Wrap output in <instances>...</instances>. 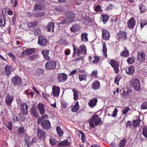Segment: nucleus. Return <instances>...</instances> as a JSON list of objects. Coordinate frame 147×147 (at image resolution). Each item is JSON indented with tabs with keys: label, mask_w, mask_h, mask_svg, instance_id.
<instances>
[{
	"label": "nucleus",
	"mask_w": 147,
	"mask_h": 147,
	"mask_svg": "<svg viewBox=\"0 0 147 147\" xmlns=\"http://www.w3.org/2000/svg\"><path fill=\"white\" fill-rule=\"evenodd\" d=\"M67 18H65L63 21L61 22L60 24H63L66 23H69L72 22L75 19V15L71 11H69L65 13Z\"/></svg>",
	"instance_id": "obj_1"
},
{
	"label": "nucleus",
	"mask_w": 147,
	"mask_h": 147,
	"mask_svg": "<svg viewBox=\"0 0 147 147\" xmlns=\"http://www.w3.org/2000/svg\"><path fill=\"white\" fill-rule=\"evenodd\" d=\"M130 85L131 87L136 91H139L141 89L140 80L137 78H131L130 80Z\"/></svg>",
	"instance_id": "obj_2"
},
{
	"label": "nucleus",
	"mask_w": 147,
	"mask_h": 147,
	"mask_svg": "<svg viewBox=\"0 0 147 147\" xmlns=\"http://www.w3.org/2000/svg\"><path fill=\"white\" fill-rule=\"evenodd\" d=\"M102 122L101 118L99 117L98 115L94 114L92 116V118L89 121L90 126L92 128H94L95 125L98 126Z\"/></svg>",
	"instance_id": "obj_3"
},
{
	"label": "nucleus",
	"mask_w": 147,
	"mask_h": 147,
	"mask_svg": "<svg viewBox=\"0 0 147 147\" xmlns=\"http://www.w3.org/2000/svg\"><path fill=\"white\" fill-rule=\"evenodd\" d=\"M57 62L56 61L50 60L47 62L45 65V68L47 70H51L56 68Z\"/></svg>",
	"instance_id": "obj_4"
},
{
	"label": "nucleus",
	"mask_w": 147,
	"mask_h": 147,
	"mask_svg": "<svg viewBox=\"0 0 147 147\" xmlns=\"http://www.w3.org/2000/svg\"><path fill=\"white\" fill-rule=\"evenodd\" d=\"M109 63L113 68L114 72L117 74H118L119 72V65L118 62L116 60L110 59Z\"/></svg>",
	"instance_id": "obj_5"
},
{
	"label": "nucleus",
	"mask_w": 147,
	"mask_h": 147,
	"mask_svg": "<svg viewBox=\"0 0 147 147\" xmlns=\"http://www.w3.org/2000/svg\"><path fill=\"white\" fill-rule=\"evenodd\" d=\"M76 50L77 55L78 57L80 56L81 54L84 56L87 54V49L84 45H81L79 48H77Z\"/></svg>",
	"instance_id": "obj_6"
},
{
	"label": "nucleus",
	"mask_w": 147,
	"mask_h": 147,
	"mask_svg": "<svg viewBox=\"0 0 147 147\" xmlns=\"http://www.w3.org/2000/svg\"><path fill=\"white\" fill-rule=\"evenodd\" d=\"M20 108V111L22 113H24V114H28V106L26 103L23 102L22 101H20L19 102Z\"/></svg>",
	"instance_id": "obj_7"
},
{
	"label": "nucleus",
	"mask_w": 147,
	"mask_h": 147,
	"mask_svg": "<svg viewBox=\"0 0 147 147\" xmlns=\"http://www.w3.org/2000/svg\"><path fill=\"white\" fill-rule=\"evenodd\" d=\"M14 97L13 95H11L9 93L6 94L5 99V102L8 107H11Z\"/></svg>",
	"instance_id": "obj_8"
},
{
	"label": "nucleus",
	"mask_w": 147,
	"mask_h": 147,
	"mask_svg": "<svg viewBox=\"0 0 147 147\" xmlns=\"http://www.w3.org/2000/svg\"><path fill=\"white\" fill-rule=\"evenodd\" d=\"M38 44L41 46H44L47 45L48 42L47 39L42 36H39L38 37Z\"/></svg>",
	"instance_id": "obj_9"
},
{
	"label": "nucleus",
	"mask_w": 147,
	"mask_h": 147,
	"mask_svg": "<svg viewBox=\"0 0 147 147\" xmlns=\"http://www.w3.org/2000/svg\"><path fill=\"white\" fill-rule=\"evenodd\" d=\"M41 126L43 129L48 130L51 127V125L50 121L48 120H44L41 123Z\"/></svg>",
	"instance_id": "obj_10"
},
{
	"label": "nucleus",
	"mask_w": 147,
	"mask_h": 147,
	"mask_svg": "<svg viewBox=\"0 0 147 147\" xmlns=\"http://www.w3.org/2000/svg\"><path fill=\"white\" fill-rule=\"evenodd\" d=\"M11 82L15 86H18L22 83V80L18 76H15L11 78Z\"/></svg>",
	"instance_id": "obj_11"
},
{
	"label": "nucleus",
	"mask_w": 147,
	"mask_h": 147,
	"mask_svg": "<svg viewBox=\"0 0 147 147\" xmlns=\"http://www.w3.org/2000/svg\"><path fill=\"white\" fill-rule=\"evenodd\" d=\"M118 39L123 41L126 40L127 38V33L125 31H119L117 34Z\"/></svg>",
	"instance_id": "obj_12"
},
{
	"label": "nucleus",
	"mask_w": 147,
	"mask_h": 147,
	"mask_svg": "<svg viewBox=\"0 0 147 147\" xmlns=\"http://www.w3.org/2000/svg\"><path fill=\"white\" fill-rule=\"evenodd\" d=\"M35 50L34 48H30L24 51L21 54V56L23 57L25 55L29 56L35 52Z\"/></svg>",
	"instance_id": "obj_13"
},
{
	"label": "nucleus",
	"mask_w": 147,
	"mask_h": 147,
	"mask_svg": "<svg viewBox=\"0 0 147 147\" xmlns=\"http://www.w3.org/2000/svg\"><path fill=\"white\" fill-rule=\"evenodd\" d=\"M68 75L65 73H60L58 75V80L59 82H64L67 80Z\"/></svg>",
	"instance_id": "obj_14"
},
{
	"label": "nucleus",
	"mask_w": 147,
	"mask_h": 147,
	"mask_svg": "<svg viewBox=\"0 0 147 147\" xmlns=\"http://www.w3.org/2000/svg\"><path fill=\"white\" fill-rule=\"evenodd\" d=\"M25 144L27 147H30L32 145L31 136H28L27 134H25L24 135Z\"/></svg>",
	"instance_id": "obj_15"
},
{
	"label": "nucleus",
	"mask_w": 147,
	"mask_h": 147,
	"mask_svg": "<svg viewBox=\"0 0 147 147\" xmlns=\"http://www.w3.org/2000/svg\"><path fill=\"white\" fill-rule=\"evenodd\" d=\"M136 23L135 19L134 17H132L127 21V27L129 29H133L136 25Z\"/></svg>",
	"instance_id": "obj_16"
},
{
	"label": "nucleus",
	"mask_w": 147,
	"mask_h": 147,
	"mask_svg": "<svg viewBox=\"0 0 147 147\" xmlns=\"http://www.w3.org/2000/svg\"><path fill=\"white\" fill-rule=\"evenodd\" d=\"M102 38L104 40H106L109 39L110 35L109 32L106 29L102 28Z\"/></svg>",
	"instance_id": "obj_17"
},
{
	"label": "nucleus",
	"mask_w": 147,
	"mask_h": 147,
	"mask_svg": "<svg viewBox=\"0 0 147 147\" xmlns=\"http://www.w3.org/2000/svg\"><path fill=\"white\" fill-rule=\"evenodd\" d=\"M60 92V88L59 87L53 86L51 94L53 95L54 97L58 96L59 95Z\"/></svg>",
	"instance_id": "obj_18"
},
{
	"label": "nucleus",
	"mask_w": 147,
	"mask_h": 147,
	"mask_svg": "<svg viewBox=\"0 0 147 147\" xmlns=\"http://www.w3.org/2000/svg\"><path fill=\"white\" fill-rule=\"evenodd\" d=\"M46 9V6L43 4L36 3L35 4L33 10H43Z\"/></svg>",
	"instance_id": "obj_19"
},
{
	"label": "nucleus",
	"mask_w": 147,
	"mask_h": 147,
	"mask_svg": "<svg viewBox=\"0 0 147 147\" xmlns=\"http://www.w3.org/2000/svg\"><path fill=\"white\" fill-rule=\"evenodd\" d=\"M101 87L100 82L98 80H95L91 84V88L94 90H97L99 89Z\"/></svg>",
	"instance_id": "obj_20"
},
{
	"label": "nucleus",
	"mask_w": 147,
	"mask_h": 147,
	"mask_svg": "<svg viewBox=\"0 0 147 147\" xmlns=\"http://www.w3.org/2000/svg\"><path fill=\"white\" fill-rule=\"evenodd\" d=\"M30 115L32 117L37 118L39 116V113L36 107H32L30 111Z\"/></svg>",
	"instance_id": "obj_21"
},
{
	"label": "nucleus",
	"mask_w": 147,
	"mask_h": 147,
	"mask_svg": "<svg viewBox=\"0 0 147 147\" xmlns=\"http://www.w3.org/2000/svg\"><path fill=\"white\" fill-rule=\"evenodd\" d=\"M38 137L40 139H45V138L46 133L45 131L38 128L37 132Z\"/></svg>",
	"instance_id": "obj_22"
},
{
	"label": "nucleus",
	"mask_w": 147,
	"mask_h": 147,
	"mask_svg": "<svg viewBox=\"0 0 147 147\" xmlns=\"http://www.w3.org/2000/svg\"><path fill=\"white\" fill-rule=\"evenodd\" d=\"M70 144L71 143L67 139H65L61 141L57 145L59 147H68L70 145Z\"/></svg>",
	"instance_id": "obj_23"
},
{
	"label": "nucleus",
	"mask_w": 147,
	"mask_h": 147,
	"mask_svg": "<svg viewBox=\"0 0 147 147\" xmlns=\"http://www.w3.org/2000/svg\"><path fill=\"white\" fill-rule=\"evenodd\" d=\"M5 72L8 77H9L11 74L12 67L11 66L6 65L4 68Z\"/></svg>",
	"instance_id": "obj_24"
},
{
	"label": "nucleus",
	"mask_w": 147,
	"mask_h": 147,
	"mask_svg": "<svg viewBox=\"0 0 147 147\" xmlns=\"http://www.w3.org/2000/svg\"><path fill=\"white\" fill-rule=\"evenodd\" d=\"M55 27V24L53 22H49L47 26L45 28V29L48 32H54V28Z\"/></svg>",
	"instance_id": "obj_25"
},
{
	"label": "nucleus",
	"mask_w": 147,
	"mask_h": 147,
	"mask_svg": "<svg viewBox=\"0 0 147 147\" xmlns=\"http://www.w3.org/2000/svg\"><path fill=\"white\" fill-rule=\"evenodd\" d=\"M37 108L41 115L43 114L45 112V106L42 103H39L37 105Z\"/></svg>",
	"instance_id": "obj_26"
},
{
	"label": "nucleus",
	"mask_w": 147,
	"mask_h": 147,
	"mask_svg": "<svg viewBox=\"0 0 147 147\" xmlns=\"http://www.w3.org/2000/svg\"><path fill=\"white\" fill-rule=\"evenodd\" d=\"M135 69V66L131 65L128 67L127 70L125 69V72L128 75H131L134 72Z\"/></svg>",
	"instance_id": "obj_27"
},
{
	"label": "nucleus",
	"mask_w": 147,
	"mask_h": 147,
	"mask_svg": "<svg viewBox=\"0 0 147 147\" xmlns=\"http://www.w3.org/2000/svg\"><path fill=\"white\" fill-rule=\"evenodd\" d=\"M145 57V53L143 52H142L141 53L138 52V53L137 59L138 60L141 62H142L144 60Z\"/></svg>",
	"instance_id": "obj_28"
},
{
	"label": "nucleus",
	"mask_w": 147,
	"mask_h": 147,
	"mask_svg": "<svg viewBox=\"0 0 147 147\" xmlns=\"http://www.w3.org/2000/svg\"><path fill=\"white\" fill-rule=\"evenodd\" d=\"M81 29V27L78 24H76L72 25L70 28V31L73 32L75 33L79 31Z\"/></svg>",
	"instance_id": "obj_29"
},
{
	"label": "nucleus",
	"mask_w": 147,
	"mask_h": 147,
	"mask_svg": "<svg viewBox=\"0 0 147 147\" xmlns=\"http://www.w3.org/2000/svg\"><path fill=\"white\" fill-rule=\"evenodd\" d=\"M49 51L46 49H44L42 51L41 53L44 57V58L47 60L50 59V57L49 56Z\"/></svg>",
	"instance_id": "obj_30"
},
{
	"label": "nucleus",
	"mask_w": 147,
	"mask_h": 147,
	"mask_svg": "<svg viewBox=\"0 0 147 147\" xmlns=\"http://www.w3.org/2000/svg\"><path fill=\"white\" fill-rule=\"evenodd\" d=\"M88 34L86 32L82 33L81 36V41L84 42H88Z\"/></svg>",
	"instance_id": "obj_31"
},
{
	"label": "nucleus",
	"mask_w": 147,
	"mask_h": 147,
	"mask_svg": "<svg viewBox=\"0 0 147 147\" xmlns=\"http://www.w3.org/2000/svg\"><path fill=\"white\" fill-rule=\"evenodd\" d=\"M141 120L140 119V117L138 116H136L135 119H133V124L134 127H136L140 125V122Z\"/></svg>",
	"instance_id": "obj_32"
},
{
	"label": "nucleus",
	"mask_w": 147,
	"mask_h": 147,
	"mask_svg": "<svg viewBox=\"0 0 147 147\" xmlns=\"http://www.w3.org/2000/svg\"><path fill=\"white\" fill-rule=\"evenodd\" d=\"M97 102V99L96 98L92 99L89 102L88 105L91 108H93L94 106H96Z\"/></svg>",
	"instance_id": "obj_33"
},
{
	"label": "nucleus",
	"mask_w": 147,
	"mask_h": 147,
	"mask_svg": "<svg viewBox=\"0 0 147 147\" xmlns=\"http://www.w3.org/2000/svg\"><path fill=\"white\" fill-rule=\"evenodd\" d=\"M80 108L79 102H76V103L72 107L71 111L73 112H76L78 111Z\"/></svg>",
	"instance_id": "obj_34"
},
{
	"label": "nucleus",
	"mask_w": 147,
	"mask_h": 147,
	"mask_svg": "<svg viewBox=\"0 0 147 147\" xmlns=\"http://www.w3.org/2000/svg\"><path fill=\"white\" fill-rule=\"evenodd\" d=\"M124 50L121 53L120 56L122 57L127 58L129 55V53L128 50L126 48L124 47Z\"/></svg>",
	"instance_id": "obj_35"
},
{
	"label": "nucleus",
	"mask_w": 147,
	"mask_h": 147,
	"mask_svg": "<svg viewBox=\"0 0 147 147\" xmlns=\"http://www.w3.org/2000/svg\"><path fill=\"white\" fill-rule=\"evenodd\" d=\"M87 74L86 73L84 74H79L78 75V78L80 81H86L87 80Z\"/></svg>",
	"instance_id": "obj_36"
},
{
	"label": "nucleus",
	"mask_w": 147,
	"mask_h": 147,
	"mask_svg": "<svg viewBox=\"0 0 147 147\" xmlns=\"http://www.w3.org/2000/svg\"><path fill=\"white\" fill-rule=\"evenodd\" d=\"M101 17L102 18V21L104 24H106L109 18V16L106 14H101Z\"/></svg>",
	"instance_id": "obj_37"
},
{
	"label": "nucleus",
	"mask_w": 147,
	"mask_h": 147,
	"mask_svg": "<svg viewBox=\"0 0 147 147\" xmlns=\"http://www.w3.org/2000/svg\"><path fill=\"white\" fill-rule=\"evenodd\" d=\"M56 130L58 136L60 137L62 136L64 133L62 129L59 126H58L57 127Z\"/></svg>",
	"instance_id": "obj_38"
},
{
	"label": "nucleus",
	"mask_w": 147,
	"mask_h": 147,
	"mask_svg": "<svg viewBox=\"0 0 147 147\" xmlns=\"http://www.w3.org/2000/svg\"><path fill=\"white\" fill-rule=\"evenodd\" d=\"M24 113L21 112L20 113L18 114L20 119V120L22 122L24 121L26 119V117L24 115H26L28 114H25Z\"/></svg>",
	"instance_id": "obj_39"
},
{
	"label": "nucleus",
	"mask_w": 147,
	"mask_h": 147,
	"mask_svg": "<svg viewBox=\"0 0 147 147\" xmlns=\"http://www.w3.org/2000/svg\"><path fill=\"white\" fill-rule=\"evenodd\" d=\"M7 124L6 125L5 127H7V129L9 130V132L10 133H11V132L10 131L12 130V123L10 121H9L7 122Z\"/></svg>",
	"instance_id": "obj_40"
},
{
	"label": "nucleus",
	"mask_w": 147,
	"mask_h": 147,
	"mask_svg": "<svg viewBox=\"0 0 147 147\" xmlns=\"http://www.w3.org/2000/svg\"><path fill=\"white\" fill-rule=\"evenodd\" d=\"M103 45V50L102 51L103 52L104 55L106 57H107V49L106 48V44L105 42H104L102 43Z\"/></svg>",
	"instance_id": "obj_41"
},
{
	"label": "nucleus",
	"mask_w": 147,
	"mask_h": 147,
	"mask_svg": "<svg viewBox=\"0 0 147 147\" xmlns=\"http://www.w3.org/2000/svg\"><path fill=\"white\" fill-rule=\"evenodd\" d=\"M45 13L44 12H38L34 14V16L35 18H41L45 16Z\"/></svg>",
	"instance_id": "obj_42"
},
{
	"label": "nucleus",
	"mask_w": 147,
	"mask_h": 147,
	"mask_svg": "<svg viewBox=\"0 0 147 147\" xmlns=\"http://www.w3.org/2000/svg\"><path fill=\"white\" fill-rule=\"evenodd\" d=\"M135 61V57L134 56L129 57L127 59V63L129 64H131L134 63Z\"/></svg>",
	"instance_id": "obj_43"
},
{
	"label": "nucleus",
	"mask_w": 147,
	"mask_h": 147,
	"mask_svg": "<svg viewBox=\"0 0 147 147\" xmlns=\"http://www.w3.org/2000/svg\"><path fill=\"white\" fill-rule=\"evenodd\" d=\"M50 144L52 146L55 145L58 142V141L54 138H51L49 139Z\"/></svg>",
	"instance_id": "obj_44"
},
{
	"label": "nucleus",
	"mask_w": 147,
	"mask_h": 147,
	"mask_svg": "<svg viewBox=\"0 0 147 147\" xmlns=\"http://www.w3.org/2000/svg\"><path fill=\"white\" fill-rule=\"evenodd\" d=\"M79 133L81 135V137L82 142L83 143H85L86 140V137L85 136L84 133L81 130H80Z\"/></svg>",
	"instance_id": "obj_45"
},
{
	"label": "nucleus",
	"mask_w": 147,
	"mask_h": 147,
	"mask_svg": "<svg viewBox=\"0 0 147 147\" xmlns=\"http://www.w3.org/2000/svg\"><path fill=\"white\" fill-rule=\"evenodd\" d=\"M6 22V18L4 16L0 19V26H5Z\"/></svg>",
	"instance_id": "obj_46"
},
{
	"label": "nucleus",
	"mask_w": 147,
	"mask_h": 147,
	"mask_svg": "<svg viewBox=\"0 0 147 147\" xmlns=\"http://www.w3.org/2000/svg\"><path fill=\"white\" fill-rule=\"evenodd\" d=\"M26 131L24 127H21L18 128L17 131L19 134H20L25 132Z\"/></svg>",
	"instance_id": "obj_47"
},
{
	"label": "nucleus",
	"mask_w": 147,
	"mask_h": 147,
	"mask_svg": "<svg viewBox=\"0 0 147 147\" xmlns=\"http://www.w3.org/2000/svg\"><path fill=\"white\" fill-rule=\"evenodd\" d=\"M139 7L141 13H144L145 11V8L144 5L142 3L140 4L139 5Z\"/></svg>",
	"instance_id": "obj_48"
},
{
	"label": "nucleus",
	"mask_w": 147,
	"mask_h": 147,
	"mask_svg": "<svg viewBox=\"0 0 147 147\" xmlns=\"http://www.w3.org/2000/svg\"><path fill=\"white\" fill-rule=\"evenodd\" d=\"M37 55L34 54L28 57V59L29 61H32L36 60L37 57Z\"/></svg>",
	"instance_id": "obj_49"
},
{
	"label": "nucleus",
	"mask_w": 147,
	"mask_h": 147,
	"mask_svg": "<svg viewBox=\"0 0 147 147\" xmlns=\"http://www.w3.org/2000/svg\"><path fill=\"white\" fill-rule=\"evenodd\" d=\"M72 91L74 93V99L75 100H76L78 99V98L79 96L78 94V92L77 90H72Z\"/></svg>",
	"instance_id": "obj_50"
},
{
	"label": "nucleus",
	"mask_w": 147,
	"mask_h": 147,
	"mask_svg": "<svg viewBox=\"0 0 147 147\" xmlns=\"http://www.w3.org/2000/svg\"><path fill=\"white\" fill-rule=\"evenodd\" d=\"M127 141L125 139H123L120 141V142L119 143V147H124Z\"/></svg>",
	"instance_id": "obj_51"
},
{
	"label": "nucleus",
	"mask_w": 147,
	"mask_h": 147,
	"mask_svg": "<svg viewBox=\"0 0 147 147\" xmlns=\"http://www.w3.org/2000/svg\"><path fill=\"white\" fill-rule=\"evenodd\" d=\"M142 134L146 138H147V126L143 127Z\"/></svg>",
	"instance_id": "obj_52"
},
{
	"label": "nucleus",
	"mask_w": 147,
	"mask_h": 147,
	"mask_svg": "<svg viewBox=\"0 0 147 147\" xmlns=\"http://www.w3.org/2000/svg\"><path fill=\"white\" fill-rule=\"evenodd\" d=\"M121 78V76L119 75H117L116 76L114 80L115 83H116L117 85H119V82Z\"/></svg>",
	"instance_id": "obj_53"
},
{
	"label": "nucleus",
	"mask_w": 147,
	"mask_h": 147,
	"mask_svg": "<svg viewBox=\"0 0 147 147\" xmlns=\"http://www.w3.org/2000/svg\"><path fill=\"white\" fill-rule=\"evenodd\" d=\"M94 57V59L92 60V63L94 64H97L100 60V58L98 56H95Z\"/></svg>",
	"instance_id": "obj_54"
},
{
	"label": "nucleus",
	"mask_w": 147,
	"mask_h": 147,
	"mask_svg": "<svg viewBox=\"0 0 147 147\" xmlns=\"http://www.w3.org/2000/svg\"><path fill=\"white\" fill-rule=\"evenodd\" d=\"M133 125V123L130 121H128L125 124V127L126 128H131Z\"/></svg>",
	"instance_id": "obj_55"
},
{
	"label": "nucleus",
	"mask_w": 147,
	"mask_h": 147,
	"mask_svg": "<svg viewBox=\"0 0 147 147\" xmlns=\"http://www.w3.org/2000/svg\"><path fill=\"white\" fill-rule=\"evenodd\" d=\"M142 109H147V102H146L142 103L141 105Z\"/></svg>",
	"instance_id": "obj_56"
},
{
	"label": "nucleus",
	"mask_w": 147,
	"mask_h": 147,
	"mask_svg": "<svg viewBox=\"0 0 147 147\" xmlns=\"http://www.w3.org/2000/svg\"><path fill=\"white\" fill-rule=\"evenodd\" d=\"M83 19L85 21L89 23H91L92 21V19L88 16L84 17Z\"/></svg>",
	"instance_id": "obj_57"
},
{
	"label": "nucleus",
	"mask_w": 147,
	"mask_h": 147,
	"mask_svg": "<svg viewBox=\"0 0 147 147\" xmlns=\"http://www.w3.org/2000/svg\"><path fill=\"white\" fill-rule=\"evenodd\" d=\"M118 110L117 108H115L114 111H113V113L111 114V116L115 117H116L118 112Z\"/></svg>",
	"instance_id": "obj_58"
},
{
	"label": "nucleus",
	"mask_w": 147,
	"mask_h": 147,
	"mask_svg": "<svg viewBox=\"0 0 147 147\" xmlns=\"http://www.w3.org/2000/svg\"><path fill=\"white\" fill-rule=\"evenodd\" d=\"M38 24V23L37 22H31L29 24L30 26L31 27H34Z\"/></svg>",
	"instance_id": "obj_59"
},
{
	"label": "nucleus",
	"mask_w": 147,
	"mask_h": 147,
	"mask_svg": "<svg viewBox=\"0 0 147 147\" xmlns=\"http://www.w3.org/2000/svg\"><path fill=\"white\" fill-rule=\"evenodd\" d=\"M98 71L97 70H95L92 71L91 74V76H94L95 78H98Z\"/></svg>",
	"instance_id": "obj_60"
},
{
	"label": "nucleus",
	"mask_w": 147,
	"mask_h": 147,
	"mask_svg": "<svg viewBox=\"0 0 147 147\" xmlns=\"http://www.w3.org/2000/svg\"><path fill=\"white\" fill-rule=\"evenodd\" d=\"M8 55L9 56L11 57L12 60L13 61H15V57L12 53L9 52L8 53Z\"/></svg>",
	"instance_id": "obj_61"
},
{
	"label": "nucleus",
	"mask_w": 147,
	"mask_h": 147,
	"mask_svg": "<svg viewBox=\"0 0 147 147\" xmlns=\"http://www.w3.org/2000/svg\"><path fill=\"white\" fill-rule=\"evenodd\" d=\"M71 51L69 49H67L64 51V54L66 56L69 55Z\"/></svg>",
	"instance_id": "obj_62"
},
{
	"label": "nucleus",
	"mask_w": 147,
	"mask_h": 147,
	"mask_svg": "<svg viewBox=\"0 0 147 147\" xmlns=\"http://www.w3.org/2000/svg\"><path fill=\"white\" fill-rule=\"evenodd\" d=\"M130 109L128 107H126L123 110L122 113L125 115L128 112V111Z\"/></svg>",
	"instance_id": "obj_63"
},
{
	"label": "nucleus",
	"mask_w": 147,
	"mask_h": 147,
	"mask_svg": "<svg viewBox=\"0 0 147 147\" xmlns=\"http://www.w3.org/2000/svg\"><path fill=\"white\" fill-rule=\"evenodd\" d=\"M55 10L58 11H63V9L62 7L59 6H57L55 8Z\"/></svg>",
	"instance_id": "obj_64"
}]
</instances>
